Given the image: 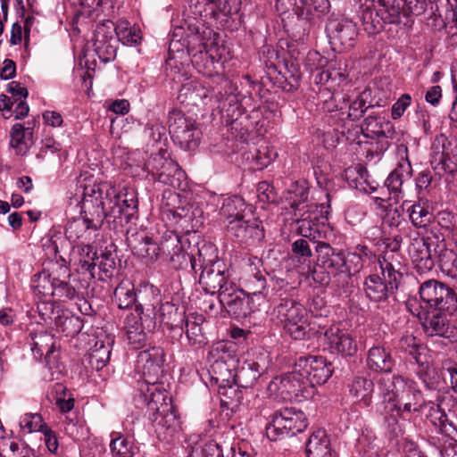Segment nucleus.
Here are the masks:
<instances>
[{"instance_id":"f257e3e1","label":"nucleus","mask_w":457,"mask_h":457,"mask_svg":"<svg viewBox=\"0 0 457 457\" xmlns=\"http://www.w3.org/2000/svg\"><path fill=\"white\" fill-rule=\"evenodd\" d=\"M75 196L80 215L69 221L65 235L78 244L94 242L104 219L129 222L137 212L134 192L120 191L111 182L97 181L87 173L79 177Z\"/></svg>"},{"instance_id":"f03ea898","label":"nucleus","mask_w":457,"mask_h":457,"mask_svg":"<svg viewBox=\"0 0 457 457\" xmlns=\"http://www.w3.org/2000/svg\"><path fill=\"white\" fill-rule=\"evenodd\" d=\"M377 385L384 426L392 437H398L404 432V424L400 419L420 411L424 404L422 394L415 381L400 375L382 376Z\"/></svg>"},{"instance_id":"7ed1b4c3","label":"nucleus","mask_w":457,"mask_h":457,"mask_svg":"<svg viewBox=\"0 0 457 457\" xmlns=\"http://www.w3.org/2000/svg\"><path fill=\"white\" fill-rule=\"evenodd\" d=\"M238 366L234 368V373L230 367L231 363H228L224 357H220L214 361L211 367L212 380L219 386V394L227 399L238 402L241 393L237 392L233 384L241 387H251L257 379L266 372L269 365L268 355L260 353L257 356H248L242 362L237 361Z\"/></svg>"},{"instance_id":"20e7f679","label":"nucleus","mask_w":457,"mask_h":457,"mask_svg":"<svg viewBox=\"0 0 457 457\" xmlns=\"http://www.w3.org/2000/svg\"><path fill=\"white\" fill-rule=\"evenodd\" d=\"M273 289L282 292L279 295L280 302L271 312L272 319L282 324L285 332L294 340H304L310 337L312 328L304 306L296 300L282 297L283 294H290L296 289L284 278H272Z\"/></svg>"},{"instance_id":"39448f33","label":"nucleus","mask_w":457,"mask_h":457,"mask_svg":"<svg viewBox=\"0 0 457 457\" xmlns=\"http://www.w3.org/2000/svg\"><path fill=\"white\" fill-rule=\"evenodd\" d=\"M197 266L202 270L199 283L204 290L211 295L231 291L235 284L229 280V271L226 263L219 259L217 247L204 243L198 248Z\"/></svg>"},{"instance_id":"423d86ee","label":"nucleus","mask_w":457,"mask_h":457,"mask_svg":"<svg viewBox=\"0 0 457 457\" xmlns=\"http://www.w3.org/2000/svg\"><path fill=\"white\" fill-rule=\"evenodd\" d=\"M164 362V352L160 347H152L142 351L137 355V365L142 370L143 381L138 382L139 390L144 398L151 397L150 406L155 408V403L163 399L166 393L163 386L159 384L160 376L162 374Z\"/></svg>"},{"instance_id":"0eeeda50","label":"nucleus","mask_w":457,"mask_h":457,"mask_svg":"<svg viewBox=\"0 0 457 457\" xmlns=\"http://www.w3.org/2000/svg\"><path fill=\"white\" fill-rule=\"evenodd\" d=\"M378 261L383 278L376 274L370 275L363 282V290L370 301L384 303L398 288L402 273L385 256H379Z\"/></svg>"},{"instance_id":"6e6552de","label":"nucleus","mask_w":457,"mask_h":457,"mask_svg":"<svg viewBox=\"0 0 457 457\" xmlns=\"http://www.w3.org/2000/svg\"><path fill=\"white\" fill-rule=\"evenodd\" d=\"M308 426L303 411L295 407H286L276 411L271 420L266 426V435L271 441H277L286 436H295Z\"/></svg>"},{"instance_id":"1a4fd4ad","label":"nucleus","mask_w":457,"mask_h":457,"mask_svg":"<svg viewBox=\"0 0 457 457\" xmlns=\"http://www.w3.org/2000/svg\"><path fill=\"white\" fill-rule=\"evenodd\" d=\"M167 395L163 394V399L155 403V408L151 407V397L145 398L148 419L154 424L155 432L162 441L170 442L180 429V420L174 407L166 401Z\"/></svg>"},{"instance_id":"9d476101","label":"nucleus","mask_w":457,"mask_h":457,"mask_svg":"<svg viewBox=\"0 0 457 457\" xmlns=\"http://www.w3.org/2000/svg\"><path fill=\"white\" fill-rule=\"evenodd\" d=\"M401 15L400 6L394 4L379 1L377 5H362L360 11V19L363 30L370 36L379 33L384 24H392L399 21Z\"/></svg>"},{"instance_id":"9b49d317","label":"nucleus","mask_w":457,"mask_h":457,"mask_svg":"<svg viewBox=\"0 0 457 457\" xmlns=\"http://www.w3.org/2000/svg\"><path fill=\"white\" fill-rule=\"evenodd\" d=\"M168 125L173 142L181 149L192 151L198 146L201 132L193 118L174 109L169 113Z\"/></svg>"},{"instance_id":"f8f14e48","label":"nucleus","mask_w":457,"mask_h":457,"mask_svg":"<svg viewBox=\"0 0 457 457\" xmlns=\"http://www.w3.org/2000/svg\"><path fill=\"white\" fill-rule=\"evenodd\" d=\"M427 418L441 434L456 439L457 437V399L445 396L437 403H429Z\"/></svg>"},{"instance_id":"ddd939ff","label":"nucleus","mask_w":457,"mask_h":457,"mask_svg":"<svg viewBox=\"0 0 457 457\" xmlns=\"http://www.w3.org/2000/svg\"><path fill=\"white\" fill-rule=\"evenodd\" d=\"M145 170L153 180L163 185L185 191L187 183L186 173L170 159H166L160 154L152 156L145 164Z\"/></svg>"},{"instance_id":"4468645a","label":"nucleus","mask_w":457,"mask_h":457,"mask_svg":"<svg viewBox=\"0 0 457 457\" xmlns=\"http://www.w3.org/2000/svg\"><path fill=\"white\" fill-rule=\"evenodd\" d=\"M453 288L435 279L423 282L420 287V296L422 301L420 311H439L447 313L454 305Z\"/></svg>"},{"instance_id":"2eb2a0df","label":"nucleus","mask_w":457,"mask_h":457,"mask_svg":"<svg viewBox=\"0 0 457 457\" xmlns=\"http://www.w3.org/2000/svg\"><path fill=\"white\" fill-rule=\"evenodd\" d=\"M187 52L196 71L204 76L212 77L220 73L227 50L223 46L212 41L202 45L200 50L195 53L188 46Z\"/></svg>"},{"instance_id":"dca6fc26","label":"nucleus","mask_w":457,"mask_h":457,"mask_svg":"<svg viewBox=\"0 0 457 457\" xmlns=\"http://www.w3.org/2000/svg\"><path fill=\"white\" fill-rule=\"evenodd\" d=\"M267 391L275 400L292 401L304 396L303 393L307 391L306 381L295 366L292 372L274 378L267 386Z\"/></svg>"},{"instance_id":"f3484780","label":"nucleus","mask_w":457,"mask_h":457,"mask_svg":"<svg viewBox=\"0 0 457 457\" xmlns=\"http://www.w3.org/2000/svg\"><path fill=\"white\" fill-rule=\"evenodd\" d=\"M430 162L435 171L443 176L457 171V147L443 134L436 136L431 145Z\"/></svg>"},{"instance_id":"a211bd4d","label":"nucleus","mask_w":457,"mask_h":457,"mask_svg":"<svg viewBox=\"0 0 457 457\" xmlns=\"http://www.w3.org/2000/svg\"><path fill=\"white\" fill-rule=\"evenodd\" d=\"M296 367L301 377L306 381V388L324 384L333 373L331 363L322 356L300 358Z\"/></svg>"},{"instance_id":"6ab92c4d","label":"nucleus","mask_w":457,"mask_h":457,"mask_svg":"<svg viewBox=\"0 0 457 457\" xmlns=\"http://www.w3.org/2000/svg\"><path fill=\"white\" fill-rule=\"evenodd\" d=\"M278 11L286 12L291 7L293 12L303 21L312 22L328 12V0H277Z\"/></svg>"},{"instance_id":"aec40b11","label":"nucleus","mask_w":457,"mask_h":457,"mask_svg":"<svg viewBox=\"0 0 457 457\" xmlns=\"http://www.w3.org/2000/svg\"><path fill=\"white\" fill-rule=\"evenodd\" d=\"M219 300L226 311L237 319L246 318L256 309L252 295L242 289H237L236 285L232 287L231 291L225 289L220 293Z\"/></svg>"},{"instance_id":"412c9836","label":"nucleus","mask_w":457,"mask_h":457,"mask_svg":"<svg viewBox=\"0 0 457 457\" xmlns=\"http://www.w3.org/2000/svg\"><path fill=\"white\" fill-rule=\"evenodd\" d=\"M262 262L260 258L253 256L247 259L240 284L242 290L252 296L264 299V291L267 287L266 277L262 268Z\"/></svg>"},{"instance_id":"4be33fe9","label":"nucleus","mask_w":457,"mask_h":457,"mask_svg":"<svg viewBox=\"0 0 457 457\" xmlns=\"http://www.w3.org/2000/svg\"><path fill=\"white\" fill-rule=\"evenodd\" d=\"M326 30L330 43L342 51L351 49L358 35L355 23L346 19H330Z\"/></svg>"},{"instance_id":"5701e85b","label":"nucleus","mask_w":457,"mask_h":457,"mask_svg":"<svg viewBox=\"0 0 457 457\" xmlns=\"http://www.w3.org/2000/svg\"><path fill=\"white\" fill-rule=\"evenodd\" d=\"M116 24L107 20L98 24L94 31L93 43L95 51L103 62H109L115 57Z\"/></svg>"},{"instance_id":"b1692460","label":"nucleus","mask_w":457,"mask_h":457,"mask_svg":"<svg viewBox=\"0 0 457 457\" xmlns=\"http://www.w3.org/2000/svg\"><path fill=\"white\" fill-rule=\"evenodd\" d=\"M227 231L239 243L253 245L260 242L264 237L263 228L261 222L255 219L231 220L226 224Z\"/></svg>"},{"instance_id":"393cba45","label":"nucleus","mask_w":457,"mask_h":457,"mask_svg":"<svg viewBox=\"0 0 457 457\" xmlns=\"http://www.w3.org/2000/svg\"><path fill=\"white\" fill-rule=\"evenodd\" d=\"M161 249L175 269H184L190 264L192 270L197 272V256L192 257L183 250L179 235L172 232L166 235L161 243Z\"/></svg>"},{"instance_id":"a878e982","label":"nucleus","mask_w":457,"mask_h":457,"mask_svg":"<svg viewBox=\"0 0 457 457\" xmlns=\"http://www.w3.org/2000/svg\"><path fill=\"white\" fill-rule=\"evenodd\" d=\"M408 253L412 262L420 270H431L434 266L432 259L431 238L421 237L419 232L411 230Z\"/></svg>"},{"instance_id":"bb28decb","label":"nucleus","mask_w":457,"mask_h":457,"mask_svg":"<svg viewBox=\"0 0 457 457\" xmlns=\"http://www.w3.org/2000/svg\"><path fill=\"white\" fill-rule=\"evenodd\" d=\"M324 336L331 352L345 356H353L357 353L358 346L353 333L340 328L338 325L326 329Z\"/></svg>"},{"instance_id":"cd10ccee","label":"nucleus","mask_w":457,"mask_h":457,"mask_svg":"<svg viewBox=\"0 0 457 457\" xmlns=\"http://www.w3.org/2000/svg\"><path fill=\"white\" fill-rule=\"evenodd\" d=\"M162 208L163 212L172 213L174 218L186 219L193 221L196 209L187 201L185 195H181L170 189H166L162 193Z\"/></svg>"},{"instance_id":"c85d7f7f","label":"nucleus","mask_w":457,"mask_h":457,"mask_svg":"<svg viewBox=\"0 0 457 457\" xmlns=\"http://www.w3.org/2000/svg\"><path fill=\"white\" fill-rule=\"evenodd\" d=\"M193 12L200 16H217L218 12L224 15L237 13L240 10V0H190Z\"/></svg>"},{"instance_id":"c756f323","label":"nucleus","mask_w":457,"mask_h":457,"mask_svg":"<svg viewBox=\"0 0 457 457\" xmlns=\"http://www.w3.org/2000/svg\"><path fill=\"white\" fill-rule=\"evenodd\" d=\"M320 261L323 267L331 270L342 278L344 284L349 280V268L345 260V253L335 251L328 244L322 243L319 245Z\"/></svg>"},{"instance_id":"7c9ffc66","label":"nucleus","mask_w":457,"mask_h":457,"mask_svg":"<svg viewBox=\"0 0 457 457\" xmlns=\"http://www.w3.org/2000/svg\"><path fill=\"white\" fill-rule=\"evenodd\" d=\"M411 162L408 158H405L387 176L385 186L387 187L389 194L393 195L392 198L395 203L403 198V185L411 179Z\"/></svg>"},{"instance_id":"2f4dec72","label":"nucleus","mask_w":457,"mask_h":457,"mask_svg":"<svg viewBox=\"0 0 457 457\" xmlns=\"http://www.w3.org/2000/svg\"><path fill=\"white\" fill-rule=\"evenodd\" d=\"M72 261L81 273L88 272L91 278L96 277V251L91 243L77 244L72 248Z\"/></svg>"},{"instance_id":"473e14b6","label":"nucleus","mask_w":457,"mask_h":457,"mask_svg":"<svg viewBox=\"0 0 457 457\" xmlns=\"http://www.w3.org/2000/svg\"><path fill=\"white\" fill-rule=\"evenodd\" d=\"M411 312L419 319L424 320V328L429 336L438 335L444 337H450V320L446 318L445 312L433 313L429 317L430 311H417Z\"/></svg>"},{"instance_id":"72a5a7b5","label":"nucleus","mask_w":457,"mask_h":457,"mask_svg":"<svg viewBox=\"0 0 457 457\" xmlns=\"http://www.w3.org/2000/svg\"><path fill=\"white\" fill-rule=\"evenodd\" d=\"M391 352L385 346L371 347L367 355V366L376 372H391L395 366Z\"/></svg>"},{"instance_id":"f704fd0d","label":"nucleus","mask_w":457,"mask_h":457,"mask_svg":"<svg viewBox=\"0 0 457 457\" xmlns=\"http://www.w3.org/2000/svg\"><path fill=\"white\" fill-rule=\"evenodd\" d=\"M212 98L210 90L196 81H190L183 85L179 94V99L181 102H187L188 104L193 105L207 104Z\"/></svg>"},{"instance_id":"c9c22d12","label":"nucleus","mask_w":457,"mask_h":457,"mask_svg":"<svg viewBox=\"0 0 457 457\" xmlns=\"http://www.w3.org/2000/svg\"><path fill=\"white\" fill-rule=\"evenodd\" d=\"M306 453L307 457H335L325 430L318 429L310 436Z\"/></svg>"},{"instance_id":"e433bc0d","label":"nucleus","mask_w":457,"mask_h":457,"mask_svg":"<svg viewBox=\"0 0 457 457\" xmlns=\"http://www.w3.org/2000/svg\"><path fill=\"white\" fill-rule=\"evenodd\" d=\"M373 391V382L362 377L355 378L350 387V394L360 407H368L371 404Z\"/></svg>"},{"instance_id":"4c0bfd02","label":"nucleus","mask_w":457,"mask_h":457,"mask_svg":"<svg viewBox=\"0 0 457 457\" xmlns=\"http://www.w3.org/2000/svg\"><path fill=\"white\" fill-rule=\"evenodd\" d=\"M135 312L143 314V311H154L159 303V290L153 285L145 284L137 289Z\"/></svg>"},{"instance_id":"58836bf2","label":"nucleus","mask_w":457,"mask_h":457,"mask_svg":"<svg viewBox=\"0 0 457 457\" xmlns=\"http://www.w3.org/2000/svg\"><path fill=\"white\" fill-rule=\"evenodd\" d=\"M7 92L11 98L16 103L13 115L16 120H21L29 114V105L26 102L29 95L28 89L18 81H12L7 86Z\"/></svg>"},{"instance_id":"ea45409f","label":"nucleus","mask_w":457,"mask_h":457,"mask_svg":"<svg viewBox=\"0 0 457 457\" xmlns=\"http://www.w3.org/2000/svg\"><path fill=\"white\" fill-rule=\"evenodd\" d=\"M309 189L304 182L295 183L288 190L287 200L290 204V208L294 212V216H297V212L302 215V212L307 209H312L313 205L307 204Z\"/></svg>"},{"instance_id":"a19ab883","label":"nucleus","mask_w":457,"mask_h":457,"mask_svg":"<svg viewBox=\"0 0 457 457\" xmlns=\"http://www.w3.org/2000/svg\"><path fill=\"white\" fill-rule=\"evenodd\" d=\"M38 432L42 435L45 445L52 453H56L59 444L54 432L44 421L40 414H30V433Z\"/></svg>"},{"instance_id":"79ce46f5","label":"nucleus","mask_w":457,"mask_h":457,"mask_svg":"<svg viewBox=\"0 0 457 457\" xmlns=\"http://www.w3.org/2000/svg\"><path fill=\"white\" fill-rule=\"evenodd\" d=\"M111 355V348L103 342H96L95 347L88 353L87 361L91 369L98 372L99 377L105 378L108 375L104 368L107 366Z\"/></svg>"},{"instance_id":"37998d69","label":"nucleus","mask_w":457,"mask_h":457,"mask_svg":"<svg viewBox=\"0 0 457 457\" xmlns=\"http://www.w3.org/2000/svg\"><path fill=\"white\" fill-rule=\"evenodd\" d=\"M203 457H251L245 452L238 449L228 443L220 444L216 441L206 443L202 450Z\"/></svg>"},{"instance_id":"c03bdc74","label":"nucleus","mask_w":457,"mask_h":457,"mask_svg":"<svg viewBox=\"0 0 457 457\" xmlns=\"http://www.w3.org/2000/svg\"><path fill=\"white\" fill-rule=\"evenodd\" d=\"M127 328V337L129 343L134 348H140L143 343L145 342L147 335L150 333L146 331L142 326L139 325L137 317L134 314L128 315L125 320Z\"/></svg>"},{"instance_id":"a18cd8bd","label":"nucleus","mask_w":457,"mask_h":457,"mask_svg":"<svg viewBox=\"0 0 457 457\" xmlns=\"http://www.w3.org/2000/svg\"><path fill=\"white\" fill-rule=\"evenodd\" d=\"M246 209L245 200L237 195L227 197L223 200L220 213L226 218L227 223L231 220L242 219Z\"/></svg>"},{"instance_id":"49530a36","label":"nucleus","mask_w":457,"mask_h":457,"mask_svg":"<svg viewBox=\"0 0 457 457\" xmlns=\"http://www.w3.org/2000/svg\"><path fill=\"white\" fill-rule=\"evenodd\" d=\"M439 267L447 283L457 288V255L453 251H445L440 255Z\"/></svg>"},{"instance_id":"de8ad7c7","label":"nucleus","mask_w":457,"mask_h":457,"mask_svg":"<svg viewBox=\"0 0 457 457\" xmlns=\"http://www.w3.org/2000/svg\"><path fill=\"white\" fill-rule=\"evenodd\" d=\"M120 41L123 45H137L141 40V32L138 28L132 26L126 20H120L116 23V41Z\"/></svg>"},{"instance_id":"09e8293b","label":"nucleus","mask_w":457,"mask_h":457,"mask_svg":"<svg viewBox=\"0 0 457 457\" xmlns=\"http://www.w3.org/2000/svg\"><path fill=\"white\" fill-rule=\"evenodd\" d=\"M312 209H307L302 212V215L297 212V216H295V220L296 222V230L299 235L303 237H307L310 239L316 238V233L318 231L317 223L314 221L318 218L317 215L311 217L309 212H312Z\"/></svg>"},{"instance_id":"8fccbe9b","label":"nucleus","mask_w":457,"mask_h":457,"mask_svg":"<svg viewBox=\"0 0 457 457\" xmlns=\"http://www.w3.org/2000/svg\"><path fill=\"white\" fill-rule=\"evenodd\" d=\"M137 290L129 281H122L114 290L115 301L119 308L128 309L137 302Z\"/></svg>"},{"instance_id":"3c124183","label":"nucleus","mask_w":457,"mask_h":457,"mask_svg":"<svg viewBox=\"0 0 457 457\" xmlns=\"http://www.w3.org/2000/svg\"><path fill=\"white\" fill-rule=\"evenodd\" d=\"M362 127L378 137H391L394 133L393 124L381 117L368 116Z\"/></svg>"},{"instance_id":"603ef678","label":"nucleus","mask_w":457,"mask_h":457,"mask_svg":"<svg viewBox=\"0 0 457 457\" xmlns=\"http://www.w3.org/2000/svg\"><path fill=\"white\" fill-rule=\"evenodd\" d=\"M0 456L3 457H29V447L21 439H4L0 441Z\"/></svg>"},{"instance_id":"864d4df0","label":"nucleus","mask_w":457,"mask_h":457,"mask_svg":"<svg viewBox=\"0 0 457 457\" xmlns=\"http://www.w3.org/2000/svg\"><path fill=\"white\" fill-rule=\"evenodd\" d=\"M55 271L44 270L42 272L35 274L31 279L32 287L38 294L43 295H51L54 289V282H55L56 277H53Z\"/></svg>"},{"instance_id":"5fc2aeb1","label":"nucleus","mask_w":457,"mask_h":457,"mask_svg":"<svg viewBox=\"0 0 457 457\" xmlns=\"http://www.w3.org/2000/svg\"><path fill=\"white\" fill-rule=\"evenodd\" d=\"M111 437L110 450L114 457L130 456L133 453L132 442L120 432H112Z\"/></svg>"},{"instance_id":"6e6d98bb","label":"nucleus","mask_w":457,"mask_h":457,"mask_svg":"<svg viewBox=\"0 0 457 457\" xmlns=\"http://www.w3.org/2000/svg\"><path fill=\"white\" fill-rule=\"evenodd\" d=\"M64 431L73 441L85 440L89 436V429L84 421L78 419L66 418Z\"/></svg>"},{"instance_id":"4d7b16f0","label":"nucleus","mask_w":457,"mask_h":457,"mask_svg":"<svg viewBox=\"0 0 457 457\" xmlns=\"http://www.w3.org/2000/svg\"><path fill=\"white\" fill-rule=\"evenodd\" d=\"M408 212L410 220L416 228H426L431 221L432 213L420 203L412 204Z\"/></svg>"},{"instance_id":"13d9d810","label":"nucleus","mask_w":457,"mask_h":457,"mask_svg":"<svg viewBox=\"0 0 457 457\" xmlns=\"http://www.w3.org/2000/svg\"><path fill=\"white\" fill-rule=\"evenodd\" d=\"M202 317H187L182 321L181 329L183 330V325L186 328V335L190 345L201 344L203 341L202 328L200 322Z\"/></svg>"},{"instance_id":"bf43d9fd","label":"nucleus","mask_w":457,"mask_h":457,"mask_svg":"<svg viewBox=\"0 0 457 457\" xmlns=\"http://www.w3.org/2000/svg\"><path fill=\"white\" fill-rule=\"evenodd\" d=\"M25 127L21 123L13 125L11 132L10 145L15 149L16 153L24 155L29 151V145L25 137Z\"/></svg>"},{"instance_id":"052dcab7","label":"nucleus","mask_w":457,"mask_h":457,"mask_svg":"<svg viewBox=\"0 0 457 457\" xmlns=\"http://www.w3.org/2000/svg\"><path fill=\"white\" fill-rule=\"evenodd\" d=\"M159 321L165 324H173L178 320L177 317L184 321V312H179V307L170 302L161 304L158 312Z\"/></svg>"},{"instance_id":"680f3d73","label":"nucleus","mask_w":457,"mask_h":457,"mask_svg":"<svg viewBox=\"0 0 457 457\" xmlns=\"http://www.w3.org/2000/svg\"><path fill=\"white\" fill-rule=\"evenodd\" d=\"M399 346L402 351L411 355L417 363L421 362L420 351L422 347L415 337L411 335L403 337L400 340Z\"/></svg>"},{"instance_id":"e2e57ef3","label":"nucleus","mask_w":457,"mask_h":457,"mask_svg":"<svg viewBox=\"0 0 457 457\" xmlns=\"http://www.w3.org/2000/svg\"><path fill=\"white\" fill-rule=\"evenodd\" d=\"M96 262L98 269V279L105 280L112 276L116 263L111 254L103 253L101 256H97Z\"/></svg>"},{"instance_id":"0e129e2a","label":"nucleus","mask_w":457,"mask_h":457,"mask_svg":"<svg viewBox=\"0 0 457 457\" xmlns=\"http://www.w3.org/2000/svg\"><path fill=\"white\" fill-rule=\"evenodd\" d=\"M24 39V46H29V17L24 18V26L22 27L19 22H14L11 29L10 44L16 46L21 43Z\"/></svg>"},{"instance_id":"69168bd1","label":"nucleus","mask_w":457,"mask_h":457,"mask_svg":"<svg viewBox=\"0 0 457 457\" xmlns=\"http://www.w3.org/2000/svg\"><path fill=\"white\" fill-rule=\"evenodd\" d=\"M456 3L457 0H446L445 11L444 14L439 10L437 4L436 5V10L434 11V14L442 17L445 21V26H448L451 29H457V12L454 8V4Z\"/></svg>"},{"instance_id":"338daca9","label":"nucleus","mask_w":457,"mask_h":457,"mask_svg":"<svg viewBox=\"0 0 457 457\" xmlns=\"http://www.w3.org/2000/svg\"><path fill=\"white\" fill-rule=\"evenodd\" d=\"M292 253L299 262H305L312 256L310 245L303 238L297 239L292 244Z\"/></svg>"},{"instance_id":"774afa93","label":"nucleus","mask_w":457,"mask_h":457,"mask_svg":"<svg viewBox=\"0 0 457 457\" xmlns=\"http://www.w3.org/2000/svg\"><path fill=\"white\" fill-rule=\"evenodd\" d=\"M54 289L52 292V296L65 297L73 299L76 296V290L68 282L57 278L54 282Z\"/></svg>"}]
</instances>
